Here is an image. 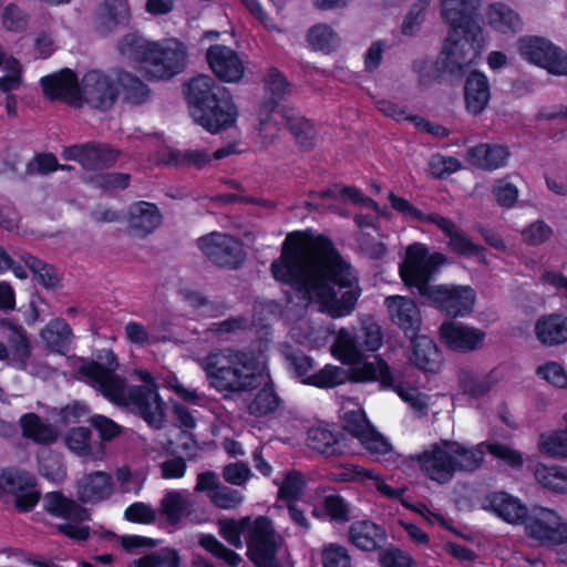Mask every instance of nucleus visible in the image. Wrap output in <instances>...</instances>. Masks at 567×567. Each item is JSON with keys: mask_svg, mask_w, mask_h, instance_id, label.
Here are the masks:
<instances>
[{"mask_svg": "<svg viewBox=\"0 0 567 567\" xmlns=\"http://www.w3.org/2000/svg\"><path fill=\"white\" fill-rule=\"evenodd\" d=\"M276 280L290 286L307 303L333 318L349 316L361 295L357 272L323 236L290 233L271 264Z\"/></svg>", "mask_w": 567, "mask_h": 567, "instance_id": "nucleus-1", "label": "nucleus"}, {"mask_svg": "<svg viewBox=\"0 0 567 567\" xmlns=\"http://www.w3.org/2000/svg\"><path fill=\"white\" fill-rule=\"evenodd\" d=\"M209 388L226 396L259 391L247 402L256 417L275 413L280 399L271 380L268 358L261 348L224 347L197 359Z\"/></svg>", "mask_w": 567, "mask_h": 567, "instance_id": "nucleus-2", "label": "nucleus"}, {"mask_svg": "<svg viewBox=\"0 0 567 567\" xmlns=\"http://www.w3.org/2000/svg\"><path fill=\"white\" fill-rule=\"evenodd\" d=\"M99 359L103 363L89 361L81 364L79 378L109 401L135 410L151 426L161 427L165 421V403L153 375L147 370H134L145 386H127L125 380L115 373L118 362L112 351H103Z\"/></svg>", "mask_w": 567, "mask_h": 567, "instance_id": "nucleus-3", "label": "nucleus"}, {"mask_svg": "<svg viewBox=\"0 0 567 567\" xmlns=\"http://www.w3.org/2000/svg\"><path fill=\"white\" fill-rule=\"evenodd\" d=\"M186 96L192 117L209 133L217 134L235 124L237 109L228 90L209 75L193 78Z\"/></svg>", "mask_w": 567, "mask_h": 567, "instance_id": "nucleus-4", "label": "nucleus"}, {"mask_svg": "<svg viewBox=\"0 0 567 567\" xmlns=\"http://www.w3.org/2000/svg\"><path fill=\"white\" fill-rule=\"evenodd\" d=\"M218 532L236 548H243L241 536L245 535L248 556L257 567H281L278 553L282 547V538L267 517L258 516L254 520L248 516L238 520L219 519Z\"/></svg>", "mask_w": 567, "mask_h": 567, "instance_id": "nucleus-5", "label": "nucleus"}, {"mask_svg": "<svg viewBox=\"0 0 567 567\" xmlns=\"http://www.w3.org/2000/svg\"><path fill=\"white\" fill-rule=\"evenodd\" d=\"M421 473L439 484L449 483L457 472H473L483 463V447L443 440L410 456Z\"/></svg>", "mask_w": 567, "mask_h": 567, "instance_id": "nucleus-6", "label": "nucleus"}, {"mask_svg": "<svg viewBox=\"0 0 567 567\" xmlns=\"http://www.w3.org/2000/svg\"><path fill=\"white\" fill-rule=\"evenodd\" d=\"M265 85L266 93L270 100L262 105L260 111L259 131L266 140L265 143H270L279 127L286 125L300 145L305 147L311 146L315 138L313 125L295 110L278 105V101L291 92V87L284 74L277 70H270L266 76Z\"/></svg>", "mask_w": 567, "mask_h": 567, "instance_id": "nucleus-7", "label": "nucleus"}, {"mask_svg": "<svg viewBox=\"0 0 567 567\" xmlns=\"http://www.w3.org/2000/svg\"><path fill=\"white\" fill-rule=\"evenodd\" d=\"M446 261L445 255L430 252L424 244L414 243L405 250L400 276L408 287L417 289L420 296L425 298L434 287L429 284L430 279Z\"/></svg>", "mask_w": 567, "mask_h": 567, "instance_id": "nucleus-8", "label": "nucleus"}, {"mask_svg": "<svg viewBox=\"0 0 567 567\" xmlns=\"http://www.w3.org/2000/svg\"><path fill=\"white\" fill-rule=\"evenodd\" d=\"M348 378L354 382H380L383 388L394 386L399 396L408 402L416 412L425 413L427 410V395L415 388L395 384V379L389 364L380 357H374L372 361L363 362L360 359L357 363L350 364Z\"/></svg>", "mask_w": 567, "mask_h": 567, "instance_id": "nucleus-9", "label": "nucleus"}, {"mask_svg": "<svg viewBox=\"0 0 567 567\" xmlns=\"http://www.w3.org/2000/svg\"><path fill=\"white\" fill-rule=\"evenodd\" d=\"M482 50V29L449 30L440 60L451 74L462 75L476 62Z\"/></svg>", "mask_w": 567, "mask_h": 567, "instance_id": "nucleus-10", "label": "nucleus"}, {"mask_svg": "<svg viewBox=\"0 0 567 567\" xmlns=\"http://www.w3.org/2000/svg\"><path fill=\"white\" fill-rule=\"evenodd\" d=\"M187 62V50L176 39H164L153 43L145 64V75L154 80H166L181 73Z\"/></svg>", "mask_w": 567, "mask_h": 567, "instance_id": "nucleus-11", "label": "nucleus"}, {"mask_svg": "<svg viewBox=\"0 0 567 567\" xmlns=\"http://www.w3.org/2000/svg\"><path fill=\"white\" fill-rule=\"evenodd\" d=\"M43 505L47 512L68 520L58 526L61 534L75 540H84L89 537L90 528L84 524L89 519L85 508L58 492L47 494Z\"/></svg>", "mask_w": 567, "mask_h": 567, "instance_id": "nucleus-12", "label": "nucleus"}, {"mask_svg": "<svg viewBox=\"0 0 567 567\" xmlns=\"http://www.w3.org/2000/svg\"><path fill=\"white\" fill-rule=\"evenodd\" d=\"M344 430L357 437L372 454L388 455L392 453L389 441L378 433L367 420L363 410L354 402L348 400L342 405Z\"/></svg>", "mask_w": 567, "mask_h": 567, "instance_id": "nucleus-13", "label": "nucleus"}, {"mask_svg": "<svg viewBox=\"0 0 567 567\" xmlns=\"http://www.w3.org/2000/svg\"><path fill=\"white\" fill-rule=\"evenodd\" d=\"M526 535L542 545L567 543V519L547 507L534 508L525 523Z\"/></svg>", "mask_w": 567, "mask_h": 567, "instance_id": "nucleus-14", "label": "nucleus"}, {"mask_svg": "<svg viewBox=\"0 0 567 567\" xmlns=\"http://www.w3.org/2000/svg\"><path fill=\"white\" fill-rule=\"evenodd\" d=\"M518 51L525 60L546 69L551 74H567V55L544 38L528 37L520 39Z\"/></svg>", "mask_w": 567, "mask_h": 567, "instance_id": "nucleus-15", "label": "nucleus"}, {"mask_svg": "<svg viewBox=\"0 0 567 567\" xmlns=\"http://www.w3.org/2000/svg\"><path fill=\"white\" fill-rule=\"evenodd\" d=\"M424 299L445 315L458 317L472 311L476 293L470 286L435 285Z\"/></svg>", "mask_w": 567, "mask_h": 567, "instance_id": "nucleus-16", "label": "nucleus"}, {"mask_svg": "<svg viewBox=\"0 0 567 567\" xmlns=\"http://www.w3.org/2000/svg\"><path fill=\"white\" fill-rule=\"evenodd\" d=\"M200 251L215 265L234 269L239 267L245 255L241 244L224 233H210L197 240Z\"/></svg>", "mask_w": 567, "mask_h": 567, "instance_id": "nucleus-17", "label": "nucleus"}, {"mask_svg": "<svg viewBox=\"0 0 567 567\" xmlns=\"http://www.w3.org/2000/svg\"><path fill=\"white\" fill-rule=\"evenodd\" d=\"M0 488L14 496L19 511L32 509L40 499V492L35 487L34 476L28 472L6 470L0 475Z\"/></svg>", "mask_w": 567, "mask_h": 567, "instance_id": "nucleus-18", "label": "nucleus"}, {"mask_svg": "<svg viewBox=\"0 0 567 567\" xmlns=\"http://www.w3.org/2000/svg\"><path fill=\"white\" fill-rule=\"evenodd\" d=\"M206 60L213 73L223 82H239L245 73V61L231 48L215 44L206 52Z\"/></svg>", "mask_w": 567, "mask_h": 567, "instance_id": "nucleus-19", "label": "nucleus"}, {"mask_svg": "<svg viewBox=\"0 0 567 567\" xmlns=\"http://www.w3.org/2000/svg\"><path fill=\"white\" fill-rule=\"evenodd\" d=\"M81 101L97 109L110 107L118 93L117 83L99 71L87 72L80 86Z\"/></svg>", "mask_w": 567, "mask_h": 567, "instance_id": "nucleus-20", "label": "nucleus"}, {"mask_svg": "<svg viewBox=\"0 0 567 567\" xmlns=\"http://www.w3.org/2000/svg\"><path fill=\"white\" fill-rule=\"evenodd\" d=\"M389 318L406 337H414L421 328V311L414 300L405 296H389L384 299Z\"/></svg>", "mask_w": 567, "mask_h": 567, "instance_id": "nucleus-21", "label": "nucleus"}, {"mask_svg": "<svg viewBox=\"0 0 567 567\" xmlns=\"http://www.w3.org/2000/svg\"><path fill=\"white\" fill-rule=\"evenodd\" d=\"M433 225L449 238L447 246L456 255L476 258L486 264L485 248L475 244L454 221L441 215L433 217Z\"/></svg>", "mask_w": 567, "mask_h": 567, "instance_id": "nucleus-22", "label": "nucleus"}, {"mask_svg": "<svg viewBox=\"0 0 567 567\" xmlns=\"http://www.w3.org/2000/svg\"><path fill=\"white\" fill-rule=\"evenodd\" d=\"M117 152L107 145H74L62 152V157L79 162L85 169H99L112 166L117 159Z\"/></svg>", "mask_w": 567, "mask_h": 567, "instance_id": "nucleus-23", "label": "nucleus"}, {"mask_svg": "<svg viewBox=\"0 0 567 567\" xmlns=\"http://www.w3.org/2000/svg\"><path fill=\"white\" fill-rule=\"evenodd\" d=\"M481 6V0H440V14L450 30L464 32L468 29L480 28L473 18Z\"/></svg>", "mask_w": 567, "mask_h": 567, "instance_id": "nucleus-24", "label": "nucleus"}, {"mask_svg": "<svg viewBox=\"0 0 567 567\" xmlns=\"http://www.w3.org/2000/svg\"><path fill=\"white\" fill-rule=\"evenodd\" d=\"M483 508L493 512L508 524L518 525L526 523L528 518L527 507L519 498L504 492H495L485 496Z\"/></svg>", "mask_w": 567, "mask_h": 567, "instance_id": "nucleus-25", "label": "nucleus"}, {"mask_svg": "<svg viewBox=\"0 0 567 567\" xmlns=\"http://www.w3.org/2000/svg\"><path fill=\"white\" fill-rule=\"evenodd\" d=\"M440 334L445 346L463 352L475 350L484 340V333L481 330L457 321L444 322Z\"/></svg>", "mask_w": 567, "mask_h": 567, "instance_id": "nucleus-26", "label": "nucleus"}, {"mask_svg": "<svg viewBox=\"0 0 567 567\" xmlns=\"http://www.w3.org/2000/svg\"><path fill=\"white\" fill-rule=\"evenodd\" d=\"M41 84L45 96L51 100L60 99L71 105H78L81 102L80 85L70 69L42 78Z\"/></svg>", "mask_w": 567, "mask_h": 567, "instance_id": "nucleus-27", "label": "nucleus"}, {"mask_svg": "<svg viewBox=\"0 0 567 567\" xmlns=\"http://www.w3.org/2000/svg\"><path fill=\"white\" fill-rule=\"evenodd\" d=\"M161 223L162 215L154 204L138 202L132 204L128 208L127 228L135 237H146L152 234Z\"/></svg>", "mask_w": 567, "mask_h": 567, "instance_id": "nucleus-28", "label": "nucleus"}, {"mask_svg": "<svg viewBox=\"0 0 567 567\" xmlns=\"http://www.w3.org/2000/svg\"><path fill=\"white\" fill-rule=\"evenodd\" d=\"M330 480L338 482H365L370 480L373 487L388 498H399L405 492V487L393 488L386 484L378 474L360 465L349 464L342 467L339 473L329 474Z\"/></svg>", "mask_w": 567, "mask_h": 567, "instance_id": "nucleus-29", "label": "nucleus"}, {"mask_svg": "<svg viewBox=\"0 0 567 567\" xmlns=\"http://www.w3.org/2000/svg\"><path fill=\"white\" fill-rule=\"evenodd\" d=\"M411 338L410 363L425 372H437L441 368V355L435 342L426 336L415 334Z\"/></svg>", "mask_w": 567, "mask_h": 567, "instance_id": "nucleus-30", "label": "nucleus"}, {"mask_svg": "<svg viewBox=\"0 0 567 567\" xmlns=\"http://www.w3.org/2000/svg\"><path fill=\"white\" fill-rule=\"evenodd\" d=\"M113 482L110 474L94 472L79 481L76 494L84 503H96L112 494Z\"/></svg>", "mask_w": 567, "mask_h": 567, "instance_id": "nucleus-31", "label": "nucleus"}, {"mask_svg": "<svg viewBox=\"0 0 567 567\" xmlns=\"http://www.w3.org/2000/svg\"><path fill=\"white\" fill-rule=\"evenodd\" d=\"M508 157L509 152L501 145L480 144L467 151L471 165L488 171L504 166Z\"/></svg>", "mask_w": 567, "mask_h": 567, "instance_id": "nucleus-32", "label": "nucleus"}, {"mask_svg": "<svg viewBox=\"0 0 567 567\" xmlns=\"http://www.w3.org/2000/svg\"><path fill=\"white\" fill-rule=\"evenodd\" d=\"M491 97L489 83L487 78L478 72H473L465 83L466 110L472 114L482 113L487 106Z\"/></svg>", "mask_w": 567, "mask_h": 567, "instance_id": "nucleus-33", "label": "nucleus"}, {"mask_svg": "<svg viewBox=\"0 0 567 567\" xmlns=\"http://www.w3.org/2000/svg\"><path fill=\"white\" fill-rule=\"evenodd\" d=\"M487 24L502 33L517 32L522 29L519 14L509 6L501 2L491 3L485 10Z\"/></svg>", "mask_w": 567, "mask_h": 567, "instance_id": "nucleus-34", "label": "nucleus"}, {"mask_svg": "<svg viewBox=\"0 0 567 567\" xmlns=\"http://www.w3.org/2000/svg\"><path fill=\"white\" fill-rule=\"evenodd\" d=\"M535 334L545 346L563 343L567 340V319L559 315L543 316L536 321Z\"/></svg>", "mask_w": 567, "mask_h": 567, "instance_id": "nucleus-35", "label": "nucleus"}, {"mask_svg": "<svg viewBox=\"0 0 567 567\" xmlns=\"http://www.w3.org/2000/svg\"><path fill=\"white\" fill-rule=\"evenodd\" d=\"M153 43L136 33H130L121 39L118 50L124 59L135 63L137 69L145 74V62L151 54Z\"/></svg>", "mask_w": 567, "mask_h": 567, "instance_id": "nucleus-36", "label": "nucleus"}, {"mask_svg": "<svg viewBox=\"0 0 567 567\" xmlns=\"http://www.w3.org/2000/svg\"><path fill=\"white\" fill-rule=\"evenodd\" d=\"M349 535L352 544L362 550H374L385 538L382 529L369 520L353 523Z\"/></svg>", "mask_w": 567, "mask_h": 567, "instance_id": "nucleus-37", "label": "nucleus"}, {"mask_svg": "<svg viewBox=\"0 0 567 567\" xmlns=\"http://www.w3.org/2000/svg\"><path fill=\"white\" fill-rule=\"evenodd\" d=\"M361 350L357 337L343 328L338 331L331 347L332 355L347 365L354 364L361 359Z\"/></svg>", "mask_w": 567, "mask_h": 567, "instance_id": "nucleus-38", "label": "nucleus"}, {"mask_svg": "<svg viewBox=\"0 0 567 567\" xmlns=\"http://www.w3.org/2000/svg\"><path fill=\"white\" fill-rule=\"evenodd\" d=\"M41 338L50 349L63 352L71 342L72 331L64 320L54 319L41 331Z\"/></svg>", "mask_w": 567, "mask_h": 567, "instance_id": "nucleus-39", "label": "nucleus"}, {"mask_svg": "<svg viewBox=\"0 0 567 567\" xmlns=\"http://www.w3.org/2000/svg\"><path fill=\"white\" fill-rule=\"evenodd\" d=\"M24 436L39 443H51L56 440V430L33 413L25 414L20 420Z\"/></svg>", "mask_w": 567, "mask_h": 567, "instance_id": "nucleus-40", "label": "nucleus"}, {"mask_svg": "<svg viewBox=\"0 0 567 567\" xmlns=\"http://www.w3.org/2000/svg\"><path fill=\"white\" fill-rule=\"evenodd\" d=\"M307 444L310 449L328 456L340 451L337 435L324 426L311 427L308 431Z\"/></svg>", "mask_w": 567, "mask_h": 567, "instance_id": "nucleus-41", "label": "nucleus"}, {"mask_svg": "<svg viewBox=\"0 0 567 567\" xmlns=\"http://www.w3.org/2000/svg\"><path fill=\"white\" fill-rule=\"evenodd\" d=\"M537 482L555 493H567V468L538 465L535 470Z\"/></svg>", "mask_w": 567, "mask_h": 567, "instance_id": "nucleus-42", "label": "nucleus"}, {"mask_svg": "<svg viewBox=\"0 0 567 567\" xmlns=\"http://www.w3.org/2000/svg\"><path fill=\"white\" fill-rule=\"evenodd\" d=\"M128 14L127 0H103L99 18L105 30H111L116 24L126 22Z\"/></svg>", "mask_w": 567, "mask_h": 567, "instance_id": "nucleus-43", "label": "nucleus"}, {"mask_svg": "<svg viewBox=\"0 0 567 567\" xmlns=\"http://www.w3.org/2000/svg\"><path fill=\"white\" fill-rule=\"evenodd\" d=\"M347 380H349V378L344 369L327 364L318 372L307 377L303 382L318 388H333L344 383Z\"/></svg>", "mask_w": 567, "mask_h": 567, "instance_id": "nucleus-44", "label": "nucleus"}, {"mask_svg": "<svg viewBox=\"0 0 567 567\" xmlns=\"http://www.w3.org/2000/svg\"><path fill=\"white\" fill-rule=\"evenodd\" d=\"M537 445L540 453L547 456L566 457L567 433L565 431L543 433L538 439Z\"/></svg>", "mask_w": 567, "mask_h": 567, "instance_id": "nucleus-45", "label": "nucleus"}, {"mask_svg": "<svg viewBox=\"0 0 567 567\" xmlns=\"http://www.w3.org/2000/svg\"><path fill=\"white\" fill-rule=\"evenodd\" d=\"M40 474L48 481L59 483L66 476V468L62 457L49 451H43L39 458Z\"/></svg>", "mask_w": 567, "mask_h": 567, "instance_id": "nucleus-46", "label": "nucleus"}, {"mask_svg": "<svg viewBox=\"0 0 567 567\" xmlns=\"http://www.w3.org/2000/svg\"><path fill=\"white\" fill-rule=\"evenodd\" d=\"M355 337L359 347L365 351L374 352L379 350L383 343L381 327L370 318L362 320L360 332L355 334Z\"/></svg>", "mask_w": 567, "mask_h": 567, "instance_id": "nucleus-47", "label": "nucleus"}, {"mask_svg": "<svg viewBox=\"0 0 567 567\" xmlns=\"http://www.w3.org/2000/svg\"><path fill=\"white\" fill-rule=\"evenodd\" d=\"M130 567H179V556L175 549L166 547L134 560Z\"/></svg>", "mask_w": 567, "mask_h": 567, "instance_id": "nucleus-48", "label": "nucleus"}, {"mask_svg": "<svg viewBox=\"0 0 567 567\" xmlns=\"http://www.w3.org/2000/svg\"><path fill=\"white\" fill-rule=\"evenodd\" d=\"M198 542L203 548L230 567H237L241 563V557L237 553L227 548L213 535H200Z\"/></svg>", "mask_w": 567, "mask_h": 567, "instance_id": "nucleus-49", "label": "nucleus"}, {"mask_svg": "<svg viewBox=\"0 0 567 567\" xmlns=\"http://www.w3.org/2000/svg\"><path fill=\"white\" fill-rule=\"evenodd\" d=\"M275 483L279 486V498L288 502L297 499L306 485L303 475L297 471L286 472L282 481Z\"/></svg>", "mask_w": 567, "mask_h": 567, "instance_id": "nucleus-50", "label": "nucleus"}, {"mask_svg": "<svg viewBox=\"0 0 567 567\" xmlns=\"http://www.w3.org/2000/svg\"><path fill=\"white\" fill-rule=\"evenodd\" d=\"M65 443L69 450L79 456L100 457L92 453L91 431L86 427L72 429L65 437Z\"/></svg>", "mask_w": 567, "mask_h": 567, "instance_id": "nucleus-51", "label": "nucleus"}, {"mask_svg": "<svg viewBox=\"0 0 567 567\" xmlns=\"http://www.w3.org/2000/svg\"><path fill=\"white\" fill-rule=\"evenodd\" d=\"M460 385L465 394L478 398L492 389L494 381L491 377L477 375L475 373L464 371L460 375Z\"/></svg>", "mask_w": 567, "mask_h": 567, "instance_id": "nucleus-52", "label": "nucleus"}, {"mask_svg": "<svg viewBox=\"0 0 567 567\" xmlns=\"http://www.w3.org/2000/svg\"><path fill=\"white\" fill-rule=\"evenodd\" d=\"M188 502L178 491L167 493L161 502V512L171 523H177L187 511Z\"/></svg>", "mask_w": 567, "mask_h": 567, "instance_id": "nucleus-53", "label": "nucleus"}, {"mask_svg": "<svg viewBox=\"0 0 567 567\" xmlns=\"http://www.w3.org/2000/svg\"><path fill=\"white\" fill-rule=\"evenodd\" d=\"M553 234V228L547 223L535 220L522 229L520 237L525 245L536 247L548 241Z\"/></svg>", "mask_w": 567, "mask_h": 567, "instance_id": "nucleus-54", "label": "nucleus"}, {"mask_svg": "<svg viewBox=\"0 0 567 567\" xmlns=\"http://www.w3.org/2000/svg\"><path fill=\"white\" fill-rule=\"evenodd\" d=\"M210 161L212 156L206 151L187 150L169 152V162L174 165L203 168L209 164Z\"/></svg>", "mask_w": 567, "mask_h": 567, "instance_id": "nucleus-55", "label": "nucleus"}, {"mask_svg": "<svg viewBox=\"0 0 567 567\" xmlns=\"http://www.w3.org/2000/svg\"><path fill=\"white\" fill-rule=\"evenodd\" d=\"M389 200L393 209L400 213L408 220H416L423 224H433V217L439 216V214H424L406 199L392 193L389 195Z\"/></svg>", "mask_w": 567, "mask_h": 567, "instance_id": "nucleus-56", "label": "nucleus"}, {"mask_svg": "<svg viewBox=\"0 0 567 567\" xmlns=\"http://www.w3.org/2000/svg\"><path fill=\"white\" fill-rule=\"evenodd\" d=\"M431 6L430 0H416L406 13L401 32L404 35H413L424 20L425 13Z\"/></svg>", "mask_w": 567, "mask_h": 567, "instance_id": "nucleus-57", "label": "nucleus"}, {"mask_svg": "<svg viewBox=\"0 0 567 567\" xmlns=\"http://www.w3.org/2000/svg\"><path fill=\"white\" fill-rule=\"evenodd\" d=\"M308 41L316 50L329 51L338 44L339 39L330 27L319 24L310 29Z\"/></svg>", "mask_w": 567, "mask_h": 567, "instance_id": "nucleus-58", "label": "nucleus"}, {"mask_svg": "<svg viewBox=\"0 0 567 567\" xmlns=\"http://www.w3.org/2000/svg\"><path fill=\"white\" fill-rule=\"evenodd\" d=\"M2 25L11 32H23L29 27V16L16 4H8L1 16Z\"/></svg>", "mask_w": 567, "mask_h": 567, "instance_id": "nucleus-59", "label": "nucleus"}, {"mask_svg": "<svg viewBox=\"0 0 567 567\" xmlns=\"http://www.w3.org/2000/svg\"><path fill=\"white\" fill-rule=\"evenodd\" d=\"M126 339L138 347H146L159 341V338L154 336L150 329L141 322L128 321L124 327Z\"/></svg>", "mask_w": 567, "mask_h": 567, "instance_id": "nucleus-60", "label": "nucleus"}, {"mask_svg": "<svg viewBox=\"0 0 567 567\" xmlns=\"http://www.w3.org/2000/svg\"><path fill=\"white\" fill-rule=\"evenodd\" d=\"M118 84L125 91V99L132 103H142L148 96L146 85L128 73H124L120 76Z\"/></svg>", "mask_w": 567, "mask_h": 567, "instance_id": "nucleus-61", "label": "nucleus"}, {"mask_svg": "<svg viewBox=\"0 0 567 567\" xmlns=\"http://www.w3.org/2000/svg\"><path fill=\"white\" fill-rule=\"evenodd\" d=\"M6 75L0 78V91L11 94L22 85L21 65L13 59L8 58L4 64Z\"/></svg>", "mask_w": 567, "mask_h": 567, "instance_id": "nucleus-62", "label": "nucleus"}, {"mask_svg": "<svg viewBox=\"0 0 567 567\" xmlns=\"http://www.w3.org/2000/svg\"><path fill=\"white\" fill-rule=\"evenodd\" d=\"M25 264L32 270V272L37 276L38 281L42 286H44L47 288H52L58 284V275H56L55 269L52 266L43 262L42 260H40L33 256H29L25 259Z\"/></svg>", "mask_w": 567, "mask_h": 567, "instance_id": "nucleus-63", "label": "nucleus"}, {"mask_svg": "<svg viewBox=\"0 0 567 567\" xmlns=\"http://www.w3.org/2000/svg\"><path fill=\"white\" fill-rule=\"evenodd\" d=\"M323 567H350L347 549L338 544H327L321 551Z\"/></svg>", "mask_w": 567, "mask_h": 567, "instance_id": "nucleus-64", "label": "nucleus"}]
</instances>
